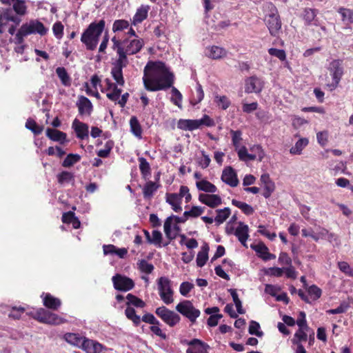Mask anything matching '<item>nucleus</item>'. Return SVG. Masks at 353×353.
I'll use <instances>...</instances> for the list:
<instances>
[{"mask_svg": "<svg viewBox=\"0 0 353 353\" xmlns=\"http://www.w3.org/2000/svg\"><path fill=\"white\" fill-rule=\"evenodd\" d=\"M143 46V40L140 38H134L132 39H126L121 42V49L128 55H132L138 53L142 49Z\"/></svg>", "mask_w": 353, "mask_h": 353, "instance_id": "obj_12", "label": "nucleus"}, {"mask_svg": "<svg viewBox=\"0 0 353 353\" xmlns=\"http://www.w3.org/2000/svg\"><path fill=\"white\" fill-rule=\"evenodd\" d=\"M234 234L238 238L239 241L243 245H245L246 241L249 236L248 226L240 222L239 226L235 230Z\"/></svg>", "mask_w": 353, "mask_h": 353, "instance_id": "obj_30", "label": "nucleus"}, {"mask_svg": "<svg viewBox=\"0 0 353 353\" xmlns=\"http://www.w3.org/2000/svg\"><path fill=\"white\" fill-rule=\"evenodd\" d=\"M48 30V28L39 21L31 20L30 22L23 23L21 26L15 34V43H22L23 42V37L29 34H39L41 36L45 35Z\"/></svg>", "mask_w": 353, "mask_h": 353, "instance_id": "obj_5", "label": "nucleus"}, {"mask_svg": "<svg viewBox=\"0 0 353 353\" xmlns=\"http://www.w3.org/2000/svg\"><path fill=\"white\" fill-rule=\"evenodd\" d=\"M114 288L119 291L127 292L134 287V281L123 275L117 274L112 278Z\"/></svg>", "mask_w": 353, "mask_h": 353, "instance_id": "obj_13", "label": "nucleus"}, {"mask_svg": "<svg viewBox=\"0 0 353 353\" xmlns=\"http://www.w3.org/2000/svg\"><path fill=\"white\" fill-rule=\"evenodd\" d=\"M150 10V6L148 5H141L137 9L135 14L133 16L132 19V24L137 26L142 23L145 19H147L148 12Z\"/></svg>", "mask_w": 353, "mask_h": 353, "instance_id": "obj_20", "label": "nucleus"}, {"mask_svg": "<svg viewBox=\"0 0 353 353\" xmlns=\"http://www.w3.org/2000/svg\"><path fill=\"white\" fill-rule=\"evenodd\" d=\"M4 5L12 8H0V33L6 30L12 35L21 22V17L27 14V6L24 0H0Z\"/></svg>", "mask_w": 353, "mask_h": 353, "instance_id": "obj_2", "label": "nucleus"}, {"mask_svg": "<svg viewBox=\"0 0 353 353\" xmlns=\"http://www.w3.org/2000/svg\"><path fill=\"white\" fill-rule=\"evenodd\" d=\"M112 41L113 43L112 49L117 52L118 58L113 63L111 74L117 83L120 86H123L125 83L123 76V68L126 67L128 64L127 57L128 54L125 53L121 49V41L119 38L114 37L112 38Z\"/></svg>", "mask_w": 353, "mask_h": 353, "instance_id": "obj_3", "label": "nucleus"}, {"mask_svg": "<svg viewBox=\"0 0 353 353\" xmlns=\"http://www.w3.org/2000/svg\"><path fill=\"white\" fill-rule=\"evenodd\" d=\"M73 179V174L68 171H63L57 175V180L60 184L68 183Z\"/></svg>", "mask_w": 353, "mask_h": 353, "instance_id": "obj_56", "label": "nucleus"}, {"mask_svg": "<svg viewBox=\"0 0 353 353\" xmlns=\"http://www.w3.org/2000/svg\"><path fill=\"white\" fill-rule=\"evenodd\" d=\"M232 204L241 210V211L246 215L252 214L254 212V208L246 203L232 199Z\"/></svg>", "mask_w": 353, "mask_h": 353, "instance_id": "obj_38", "label": "nucleus"}, {"mask_svg": "<svg viewBox=\"0 0 353 353\" xmlns=\"http://www.w3.org/2000/svg\"><path fill=\"white\" fill-rule=\"evenodd\" d=\"M263 88V81L256 76H252L245 79V92L246 93H259Z\"/></svg>", "mask_w": 353, "mask_h": 353, "instance_id": "obj_15", "label": "nucleus"}, {"mask_svg": "<svg viewBox=\"0 0 353 353\" xmlns=\"http://www.w3.org/2000/svg\"><path fill=\"white\" fill-rule=\"evenodd\" d=\"M235 151L237 153L239 160L242 161L248 162L255 160V157L254 155H251V154L248 152V150L245 146L243 145L236 149Z\"/></svg>", "mask_w": 353, "mask_h": 353, "instance_id": "obj_37", "label": "nucleus"}, {"mask_svg": "<svg viewBox=\"0 0 353 353\" xmlns=\"http://www.w3.org/2000/svg\"><path fill=\"white\" fill-rule=\"evenodd\" d=\"M130 23L128 21L124 19H118L114 21L112 26V30L114 32L121 31L128 28Z\"/></svg>", "mask_w": 353, "mask_h": 353, "instance_id": "obj_57", "label": "nucleus"}, {"mask_svg": "<svg viewBox=\"0 0 353 353\" xmlns=\"http://www.w3.org/2000/svg\"><path fill=\"white\" fill-rule=\"evenodd\" d=\"M46 136L54 141H59L61 143L66 141L67 135L65 132L58 130L47 128Z\"/></svg>", "mask_w": 353, "mask_h": 353, "instance_id": "obj_31", "label": "nucleus"}, {"mask_svg": "<svg viewBox=\"0 0 353 353\" xmlns=\"http://www.w3.org/2000/svg\"><path fill=\"white\" fill-rule=\"evenodd\" d=\"M82 349L87 353H102L105 347L99 342L86 338Z\"/></svg>", "mask_w": 353, "mask_h": 353, "instance_id": "obj_19", "label": "nucleus"}, {"mask_svg": "<svg viewBox=\"0 0 353 353\" xmlns=\"http://www.w3.org/2000/svg\"><path fill=\"white\" fill-rule=\"evenodd\" d=\"M327 70L332 77V81L327 84V86L333 90L337 88L343 74V61L340 59L332 60L327 67Z\"/></svg>", "mask_w": 353, "mask_h": 353, "instance_id": "obj_8", "label": "nucleus"}, {"mask_svg": "<svg viewBox=\"0 0 353 353\" xmlns=\"http://www.w3.org/2000/svg\"><path fill=\"white\" fill-rule=\"evenodd\" d=\"M179 196L176 193H167L165 195L166 202L172 206V210L176 212L182 210L181 200Z\"/></svg>", "mask_w": 353, "mask_h": 353, "instance_id": "obj_27", "label": "nucleus"}, {"mask_svg": "<svg viewBox=\"0 0 353 353\" xmlns=\"http://www.w3.org/2000/svg\"><path fill=\"white\" fill-rule=\"evenodd\" d=\"M72 126L77 138L84 139L88 137V125L86 123L81 122L77 119H75L72 122Z\"/></svg>", "mask_w": 353, "mask_h": 353, "instance_id": "obj_21", "label": "nucleus"}, {"mask_svg": "<svg viewBox=\"0 0 353 353\" xmlns=\"http://www.w3.org/2000/svg\"><path fill=\"white\" fill-rule=\"evenodd\" d=\"M250 150L251 152V155H254L255 157V160L257 159L259 161H261L264 157L265 152L260 145H254L250 147Z\"/></svg>", "mask_w": 353, "mask_h": 353, "instance_id": "obj_48", "label": "nucleus"}, {"mask_svg": "<svg viewBox=\"0 0 353 353\" xmlns=\"http://www.w3.org/2000/svg\"><path fill=\"white\" fill-rule=\"evenodd\" d=\"M203 97L204 93L202 87L200 84H198L196 88V93L193 95L192 99L190 100V103L193 105H195L203 100Z\"/></svg>", "mask_w": 353, "mask_h": 353, "instance_id": "obj_51", "label": "nucleus"}, {"mask_svg": "<svg viewBox=\"0 0 353 353\" xmlns=\"http://www.w3.org/2000/svg\"><path fill=\"white\" fill-rule=\"evenodd\" d=\"M216 216L214 218V221L217 224L223 223L230 215L231 211L229 208H225L223 209L217 210Z\"/></svg>", "mask_w": 353, "mask_h": 353, "instance_id": "obj_41", "label": "nucleus"}, {"mask_svg": "<svg viewBox=\"0 0 353 353\" xmlns=\"http://www.w3.org/2000/svg\"><path fill=\"white\" fill-rule=\"evenodd\" d=\"M126 299L128 301L127 303L128 306L132 305L137 307L140 308H143L145 306V303L143 301L132 294H128L126 296Z\"/></svg>", "mask_w": 353, "mask_h": 353, "instance_id": "obj_46", "label": "nucleus"}, {"mask_svg": "<svg viewBox=\"0 0 353 353\" xmlns=\"http://www.w3.org/2000/svg\"><path fill=\"white\" fill-rule=\"evenodd\" d=\"M41 297L43 305L49 309L56 310L61 306L60 299L52 296L50 294H43Z\"/></svg>", "mask_w": 353, "mask_h": 353, "instance_id": "obj_28", "label": "nucleus"}, {"mask_svg": "<svg viewBox=\"0 0 353 353\" xmlns=\"http://www.w3.org/2000/svg\"><path fill=\"white\" fill-rule=\"evenodd\" d=\"M125 314L135 325H138L140 323L141 317L136 314L135 310L133 307L128 306L125 310Z\"/></svg>", "mask_w": 353, "mask_h": 353, "instance_id": "obj_43", "label": "nucleus"}, {"mask_svg": "<svg viewBox=\"0 0 353 353\" xmlns=\"http://www.w3.org/2000/svg\"><path fill=\"white\" fill-rule=\"evenodd\" d=\"M196 185L199 190L205 192L214 193L217 190L216 187L214 184L204 179L196 181Z\"/></svg>", "mask_w": 353, "mask_h": 353, "instance_id": "obj_35", "label": "nucleus"}, {"mask_svg": "<svg viewBox=\"0 0 353 353\" xmlns=\"http://www.w3.org/2000/svg\"><path fill=\"white\" fill-rule=\"evenodd\" d=\"M159 295L163 302L169 305L174 301V290L172 281L166 276H161L157 280Z\"/></svg>", "mask_w": 353, "mask_h": 353, "instance_id": "obj_7", "label": "nucleus"}, {"mask_svg": "<svg viewBox=\"0 0 353 353\" xmlns=\"http://www.w3.org/2000/svg\"><path fill=\"white\" fill-rule=\"evenodd\" d=\"M63 25L60 21L56 22L52 26V31L57 39H61L63 34Z\"/></svg>", "mask_w": 353, "mask_h": 353, "instance_id": "obj_64", "label": "nucleus"}, {"mask_svg": "<svg viewBox=\"0 0 353 353\" xmlns=\"http://www.w3.org/2000/svg\"><path fill=\"white\" fill-rule=\"evenodd\" d=\"M131 132L138 138H141L142 129L136 117H132L130 120Z\"/></svg>", "mask_w": 353, "mask_h": 353, "instance_id": "obj_39", "label": "nucleus"}, {"mask_svg": "<svg viewBox=\"0 0 353 353\" xmlns=\"http://www.w3.org/2000/svg\"><path fill=\"white\" fill-rule=\"evenodd\" d=\"M177 128L183 130L193 131L200 128L198 119H183L178 121Z\"/></svg>", "mask_w": 353, "mask_h": 353, "instance_id": "obj_24", "label": "nucleus"}, {"mask_svg": "<svg viewBox=\"0 0 353 353\" xmlns=\"http://www.w3.org/2000/svg\"><path fill=\"white\" fill-rule=\"evenodd\" d=\"M215 102L219 107L223 110H226L230 105V101L226 96H216Z\"/></svg>", "mask_w": 353, "mask_h": 353, "instance_id": "obj_58", "label": "nucleus"}, {"mask_svg": "<svg viewBox=\"0 0 353 353\" xmlns=\"http://www.w3.org/2000/svg\"><path fill=\"white\" fill-rule=\"evenodd\" d=\"M230 133L232 137V142L234 149L236 150L241 147V142L242 141V132L241 130H231Z\"/></svg>", "mask_w": 353, "mask_h": 353, "instance_id": "obj_47", "label": "nucleus"}, {"mask_svg": "<svg viewBox=\"0 0 353 353\" xmlns=\"http://www.w3.org/2000/svg\"><path fill=\"white\" fill-rule=\"evenodd\" d=\"M81 160V156L77 154H69L62 163L64 168H70Z\"/></svg>", "mask_w": 353, "mask_h": 353, "instance_id": "obj_44", "label": "nucleus"}, {"mask_svg": "<svg viewBox=\"0 0 353 353\" xmlns=\"http://www.w3.org/2000/svg\"><path fill=\"white\" fill-rule=\"evenodd\" d=\"M316 14H317L316 10L312 9V8H305L303 12V14H302V17L305 21V25H307V26H311V25L318 26V21L316 19Z\"/></svg>", "mask_w": 353, "mask_h": 353, "instance_id": "obj_26", "label": "nucleus"}, {"mask_svg": "<svg viewBox=\"0 0 353 353\" xmlns=\"http://www.w3.org/2000/svg\"><path fill=\"white\" fill-rule=\"evenodd\" d=\"M199 200L202 203L212 208H215L222 203L221 198L213 193L212 194H200Z\"/></svg>", "mask_w": 353, "mask_h": 353, "instance_id": "obj_16", "label": "nucleus"}, {"mask_svg": "<svg viewBox=\"0 0 353 353\" xmlns=\"http://www.w3.org/2000/svg\"><path fill=\"white\" fill-rule=\"evenodd\" d=\"M268 53L271 56L277 57L281 61H284L286 59V53L283 50L271 48L268 50Z\"/></svg>", "mask_w": 353, "mask_h": 353, "instance_id": "obj_61", "label": "nucleus"}, {"mask_svg": "<svg viewBox=\"0 0 353 353\" xmlns=\"http://www.w3.org/2000/svg\"><path fill=\"white\" fill-rule=\"evenodd\" d=\"M25 308L22 307H13L8 314L10 318L13 319H19L24 313Z\"/></svg>", "mask_w": 353, "mask_h": 353, "instance_id": "obj_62", "label": "nucleus"}, {"mask_svg": "<svg viewBox=\"0 0 353 353\" xmlns=\"http://www.w3.org/2000/svg\"><path fill=\"white\" fill-rule=\"evenodd\" d=\"M79 114L90 116L92 112L93 106L91 101L84 96H80L77 102Z\"/></svg>", "mask_w": 353, "mask_h": 353, "instance_id": "obj_18", "label": "nucleus"}, {"mask_svg": "<svg viewBox=\"0 0 353 353\" xmlns=\"http://www.w3.org/2000/svg\"><path fill=\"white\" fill-rule=\"evenodd\" d=\"M172 218H167L164 222V232L166 237L170 240H173L176 237V232L173 231Z\"/></svg>", "mask_w": 353, "mask_h": 353, "instance_id": "obj_42", "label": "nucleus"}, {"mask_svg": "<svg viewBox=\"0 0 353 353\" xmlns=\"http://www.w3.org/2000/svg\"><path fill=\"white\" fill-rule=\"evenodd\" d=\"M221 179L231 187H236L239 183L236 174L231 167L227 168L223 171Z\"/></svg>", "mask_w": 353, "mask_h": 353, "instance_id": "obj_22", "label": "nucleus"}, {"mask_svg": "<svg viewBox=\"0 0 353 353\" xmlns=\"http://www.w3.org/2000/svg\"><path fill=\"white\" fill-rule=\"evenodd\" d=\"M338 12L341 14L342 20L353 23V10L340 8Z\"/></svg>", "mask_w": 353, "mask_h": 353, "instance_id": "obj_50", "label": "nucleus"}, {"mask_svg": "<svg viewBox=\"0 0 353 353\" xmlns=\"http://www.w3.org/2000/svg\"><path fill=\"white\" fill-rule=\"evenodd\" d=\"M34 319L41 323L53 325L66 322L63 318L43 308H39L35 312Z\"/></svg>", "mask_w": 353, "mask_h": 353, "instance_id": "obj_9", "label": "nucleus"}, {"mask_svg": "<svg viewBox=\"0 0 353 353\" xmlns=\"http://www.w3.org/2000/svg\"><path fill=\"white\" fill-rule=\"evenodd\" d=\"M139 169L144 179H147L150 174V166L147 160L143 158H139Z\"/></svg>", "mask_w": 353, "mask_h": 353, "instance_id": "obj_45", "label": "nucleus"}, {"mask_svg": "<svg viewBox=\"0 0 353 353\" xmlns=\"http://www.w3.org/2000/svg\"><path fill=\"white\" fill-rule=\"evenodd\" d=\"M309 330L305 328H299L296 332L294 334V338L292 339L293 344L301 343L302 341H306L307 339V334Z\"/></svg>", "mask_w": 353, "mask_h": 353, "instance_id": "obj_40", "label": "nucleus"}, {"mask_svg": "<svg viewBox=\"0 0 353 353\" xmlns=\"http://www.w3.org/2000/svg\"><path fill=\"white\" fill-rule=\"evenodd\" d=\"M186 343L190 346L186 350L187 353H208L209 345L199 339H194Z\"/></svg>", "mask_w": 353, "mask_h": 353, "instance_id": "obj_17", "label": "nucleus"}, {"mask_svg": "<svg viewBox=\"0 0 353 353\" xmlns=\"http://www.w3.org/2000/svg\"><path fill=\"white\" fill-rule=\"evenodd\" d=\"M137 266L141 272L146 274H150L154 270V265L144 259L139 261Z\"/></svg>", "mask_w": 353, "mask_h": 353, "instance_id": "obj_53", "label": "nucleus"}, {"mask_svg": "<svg viewBox=\"0 0 353 353\" xmlns=\"http://www.w3.org/2000/svg\"><path fill=\"white\" fill-rule=\"evenodd\" d=\"M155 313L163 321L170 327H174L179 323L181 320V317L178 314L168 310L165 306L157 307Z\"/></svg>", "mask_w": 353, "mask_h": 353, "instance_id": "obj_11", "label": "nucleus"}, {"mask_svg": "<svg viewBox=\"0 0 353 353\" xmlns=\"http://www.w3.org/2000/svg\"><path fill=\"white\" fill-rule=\"evenodd\" d=\"M209 246L207 244L203 245L201 248V250L198 252L196 256V265L201 268L208 259Z\"/></svg>", "mask_w": 353, "mask_h": 353, "instance_id": "obj_34", "label": "nucleus"}, {"mask_svg": "<svg viewBox=\"0 0 353 353\" xmlns=\"http://www.w3.org/2000/svg\"><path fill=\"white\" fill-rule=\"evenodd\" d=\"M64 338L68 343L81 348L83 347L84 340L86 339L75 333H67L65 334Z\"/></svg>", "mask_w": 353, "mask_h": 353, "instance_id": "obj_33", "label": "nucleus"}, {"mask_svg": "<svg viewBox=\"0 0 353 353\" xmlns=\"http://www.w3.org/2000/svg\"><path fill=\"white\" fill-rule=\"evenodd\" d=\"M260 329L261 327L259 323L254 321H250L248 330L250 334L261 337L263 335V332Z\"/></svg>", "mask_w": 353, "mask_h": 353, "instance_id": "obj_54", "label": "nucleus"}, {"mask_svg": "<svg viewBox=\"0 0 353 353\" xmlns=\"http://www.w3.org/2000/svg\"><path fill=\"white\" fill-rule=\"evenodd\" d=\"M174 75L161 61H149L143 70L144 88L150 92L165 90L171 88Z\"/></svg>", "mask_w": 353, "mask_h": 353, "instance_id": "obj_1", "label": "nucleus"}, {"mask_svg": "<svg viewBox=\"0 0 353 353\" xmlns=\"http://www.w3.org/2000/svg\"><path fill=\"white\" fill-rule=\"evenodd\" d=\"M105 88L103 92L106 93V97L112 101L117 104V101L120 98L121 94V89L118 88V84L116 85L112 83L109 79H106L104 81Z\"/></svg>", "mask_w": 353, "mask_h": 353, "instance_id": "obj_14", "label": "nucleus"}, {"mask_svg": "<svg viewBox=\"0 0 353 353\" xmlns=\"http://www.w3.org/2000/svg\"><path fill=\"white\" fill-rule=\"evenodd\" d=\"M159 187L160 185L156 182L148 181L142 188L143 197L147 199H151Z\"/></svg>", "mask_w": 353, "mask_h": 353, "instance_id": "obj_29", "label": "nucleus"}, {"mask_svg": "<svg viewBox=\"0 0 353 353\" xmlns=\"http://www.w3.org/2000/svg\"><path fill=\"white\" fill-rule=\"evenodd\" d=\"M309 144L307 138H300L290 149V153L293 155H300L302 154L303 149Z\"/></svg>", "mask_w": 353, "mask_h": 353, "instance_id": "obj_32", "label": "nucleus"}, {"mask_svg": "<svg viewBox=\"0 0 353 353\" xmlns=\"http://www.w3.org/2000/svg\"><path fill=\"white\" fill-rule=\"evenodd\" d=\"M105 25V21L103 19L97 23L92 22L83 32L81 37V41L85 44L87 50H94L96 49Z\"/></svg>", "mask_w": 353, "mask_h": 353, "instance_id": "obj_4", "label": "nucleus"}, {"mask_svg": "<svg viewBox=\"0 0 353 353\" xmlns=\"http://www.w3.org/2000/svg\"><path fill=\"white\" fill-rule=\"evenodd\" d=\"M268 8L270 12L265 17V24L271 36L278 37L281 29L280 17L278 14L277 9L272 4L269 3Z\"/></svg>", "mask_w": 353, "mask_h": 353, "instance_id": "obj_6", "label": "nucleus"}, {"mask_svg": "<svg viewBox=\"0 0 353 353\" xmlns=\"http://www.w3.org/2000/svg\"><path fill=\"white\" fill-rule=\"evenodd\" d=\"M182 99L183 97L181 93L175 87L172 86V102L179 108H181Z\"/></svg>", "mask_w": 353, "mask_h": 353, "instance_id": "obj_55", "label": "nucleus"}, {"mask_svg": "<svg viewBox=\"0 0 353 353\" xmlns=\"http://www.w3.org/2000/svg\"><path fill=\"white\" fill-rule=\"evenodd\" d=\"M204 208L200 206H193L190 210L184 212L185 216L197 217L203 214Z\"/></svg>", "mask_w": 353, "mask_h": 353, "instance_id": "obj_59", "label": "nucleus"}, {"mask_svg": "<svg viewBox=\"0 0 353 353\" xmlns=\"http://www.w3.org/2000/svg\"><path fill=\"white\" fill-rule=\"evenodd\" d=\"M205 54L212 59H219L226 56V50L221 47L212 46L205 48Z\"/></svg>", "mask_w": 353, "mask_h": 353, "instance_id": "obj_23", "label": "nucleus"}, {"mask_svg": "<svg viewBox=\"0 0 353 353\" xmlns=\"http://www.w3.org/2000/svg\"><path fill=\"white\" fill-rule=\"evenodd\" d=\"M56 73L64 86L69 87L71 85V78L65 68L58 67L56 69Z\"/></svg>", "mask_w": 353, "mask_h": 353, "instance_id": "obj_36", "label": "nucleus"}, {"mask_svg": "<svg viewBox=\"0 0 353 353\" xmlns=\"http://www.w3.org/2000/svg\"><path fill=\"white\" fill-rule=\"evenodd\" d=\"M308 296L313 301L317 300L321 296V290L316 285H312L307 290Z\"/></svg>", "mask_w": 353, "mask_h": 353, "instance_id": "obj_60", "label": "nucleus"}, {"mask_svg": "<svg viewBox=\"0 0 353 353\" xmlns=\"http://www.w3.org/2000/svg\"><path fill=\"white\" fill-rule=\"evenodd\" d=\"M194 288V285L190 282H183L179 287V292L181 295L187 296L189 292Z\"/></svg>", "mask_w": 353, "mask_h": 353, "instance_id": "obj_63", "label": "nucleus"}, {"mask_svg": "<svg viewBox=\"0 0 353 353\" xmlns=\"http://www.w3.org/2000/svg\"><path fill=\"white\" fill-rule=\"evenodd\" d=\"M252 248L258 254L259 256L264 261L274 259L276 258L274 254L269 252L268 247L263 243H258Z\"/></svg>", "mask_w": 353, "mask_h": 353, "instance_id": "obj_25", "label": "nucleus"}, {"mask_svg": "<svg viewBox=\"0 0 353 353\" xmlns=\"http://www.w3.org/2000/svg\"><path fill=\"white\" fill-rule=\"evenodd\" d=\"M26 127L36 135L40 134L43 130V126L37 125V123L32 119L27 120L26 123Z\"/></svg>", "mask_w": 353, "mask_h": 353, "instance_id": "obj_49", "label": "nucleus"}, {"mask_svg": "<svg viewBox=\"0 0 353 353\" xmlns=\"http://www.w3.org/2000/svg\"><path fill=\"white\" fill-rule=\"evenodd\" d=\"M176 310L183 316H185L192 323L200 316L201 312L196 309L190 301L184 300L176 306Z\"/></svg>", "mask_w": 353, "mask_h": 353, "instance_id": "obj_10", "label": "nucleus"}, {"mask_svg": "<svg viewBox=\"0 0 353 353\" xmlns=\"http://www.w3.org/2000/svg\"><path fill=\"white\" fill-rule=\"evenodd\" d=\"M229 292L232 297L233 301L235 304V306L236 307L237 312L239 314H244L245 310L242 307V303L241 300L239 299L237 292L236 290L234 289H230Z\"/></svg>", "mask_w": 353, "mask_h": 353, "instance_id": "obj_52", "label": "nucleus"}]
</instances>
